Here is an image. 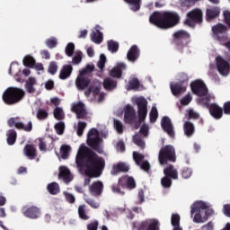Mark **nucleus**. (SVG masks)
I'll list each match as a JSON object with an SVG mask.
<instances>
[{
	"instance_id": "obj_4",
	"label": "nucleus",
	"mask_w": 230,
	"mask_h": 230,
	"mask_svg": "<svg viewBox=\"0 0 230 230\" xmlns=\"http://www.w3.org/2000/svg\"><path fill=\"white\" fill-rule=\"evenodd\" d=\"M86 143L99 154L103 153V140L100 138L98 129L93 128L88 131Z\"/></svg>"
},
{
	"instance_id": "obj_29",
	"label": "nucleus",
	"mask_w": 230,
	"mask_h": 230,
	"mask_svg": "<svg viewBox=\"0 0 230 230\" xmlns=\"http://www.w3.org/2000/svg\"><path fill=\"white\" fill-rule=\"evenodd\" d=\"M25 89L31 94H33L37 90V79L35 77H29L25 83Z\"/></svg>"
},
{
	"instance_id": "obj_20",
	"label": "nucleus",
	"mask_w": 230,
	"mask_h": 230,
	"mask_svg": "<svg viewBox=\"0 0 230 230\" xmlns=\"http://www.w3.org/2000/svg\"><path fill=\"white\" fill-rule=\"evenodd\" d=\"M124 120L126 123H129V125H134V123L137 121V112L132 105H126Z\"/></svg>"
},
{
	"instance_id": "obj_60",
	"label": "nucleus",
	"mask_w": 230,
	"mask_h": 230,
	"mask_svg": "<svg viewBox=\"0 0 230 230\" xmlns=\"http://www.w3.org/2000/svg\"><path fill=\"white\" fill-rule=\"evenodd\" d=\"M46 44L48 46V48H55L58 44V40L56 38H51L47 40Z\"/></svg>"
},
{
	"instance_id": "obj_11",
	"label": "nucleus",
	"mask_w": 230,
	"mask_h": 230,
	"mask_svg": "<svg viewBox=\"0 0 230 230\" xmlns=\"http://www.w3.org/2000/svg\"><path fill=\"white\" fill-rule=\"evenodd\" d=\"M94 69V65H87L85 68H83L80 70V75L75 80V85L77 89H80L81 91H84L85 87H87L91 81L87 77H84L87 73H91Z\"/></svg>"
},
{
	"instance_id": "obj_26",
	"label": "nucleus",
	"mask_w": 230,
	"mask_h": 230,
	"mask_svg": "<svg viewBox=\"0 0 230 230\" xmlns=\"http://www.w3.org/2000/svg\"><path fill=\"white\" fill-rule=\"evenodd\" d=\"M58 177L59 179H62V181H64V182H66V184L73 181V175L71 174V172H69V169H67V167L66 166L59 167Z\"/></svg>"
},
{
	"instance_id": "obj_9",
	"label": "nucleus",
	"mask_w": 230,
	"mask_h": 230,
	"mask_svg": "<svg viewBox=\"0 0 230 230\" xmlns=\"http://www.w3.org/2000/svg\"><path fill=\"white\" fill-rule=\"evenodd\" d=\"M207 205L203 200H198L194 202L191 206L190 214L193 217V221L197 223L204 222V209H206Z\"/></svg>"
},
{
	"instance_id": "obj_45",
	"label": "nucleus",
	"mask_w": 230,
	"mask_h": 230,
	"mask_svg": "<svg viewBox=\"0 0 230 230\" xmlns=\"http://www.w3.org/2000/svg\"><path fill=\"white\" fill-rule=\"evenodd\" d=\"M87 127V123L84 121H79L77 123V126H75V128L76 129L77 136L81 137L84 134V130H85V128Z\"/></svg>"
},
{
	"instance_id": "obj_57",
	"label": "nucleus",
	"mask_w": 230,
	"mask_h": 230,
	"mask_svg": "<svg viewBox=\"0 0 230 230\" xmlns=\"http://www.w3.org/2000/svg\"><path fill=\"white\" fill-rule=\"evenodd\" d=\"M58 71V66H57L56 62H51L49 66V73L50 75H55Z\"/></svg>"
},
{
	"instance_id": "obj_54",
	"label": "nucleus",
	"mask_w": 230,
	"mask_h": 230,
	"mask_svg": "<svg viewBox=\"0 0 230 230\" xmlns=\"http://www.w3.org/2000/svg\"><path fill=\"white\" fill-rule=\"evenodd\" d=\"M133 141L140 148H145L146 143H145L144 139H141L140 136H135V137L133 138Z\"/></svg>"
},
{
	"instance_id": "obj_31",
	"label": "nucleus",
	"mask_w": 230,
	"mask_h": 230,
	"mask_svg": "<svg viewBox=\"0 0 230 230\" xmlns=\"http://www.w3.org/2000/svg\"><path fill=\"white\" fill-rule=\"evenodd\" d=\"M91 40L95 44H101L102 40H103V34L100 31V26L95 27V31L91 34Z\"/></svg>"
},
{
	"instance_id": "obj_13",
	"label": "nucleus",
	"mask_w": 230,
	"mask_h": 230,
	"mask_svg": "<svg viewBox=\"0 0 230 230\" xmlns=\"http://www.w3.org/2000/svg\"><path fill=\"white\" fill-rule=\"evenodd\" d=\"M136 104L137 106V116L141 125V123H143L146 119L148 112V102L146 98L140 97L137 98Z\"/></svg>"
},
{
	"instance_id": "obj_52",
	"label": "nucleus",
	"mask_w": 230,
	"mask_h": 230,
	"mask_svg": "<svg viewBox=\"0 0 230 230\" xmlns=\"http://www.w3.org/2000/svg\"><path fill=\"white\" fill-rule=\"evenodd\" d=\"M66 128V124L64 122H58L55 125V130L57 134L62 136L64 134V129Z\"/></svg>"
},
{
	"instance_id": "obj_18",
	"label": "nucleus",
	"mask_w": 230,
	"mask_h": 230,
	"mask_svg": "<svg viewBox=\"0 0 230 230\" xmlns=\"http://www.w3.org/2000/svg\"><path fill=\"white\" fill-rule=\"evenodd\" d=\"M217 71L222 75L223 76H227L230 73V64L222 57H217Z\"/></svg>"
},
{
	"instance_id": "obj_15",
	"label": "nucleus",
	"mask_w": 230,
	"mask_h": 230,
	"mask_svg": "<svg viewBox=\"0 0 230 230\" xmlns=\"http://www.w3.org/2000/svg\"><path fill=\"white\" fill-rule=\"evenodd\" d=\"M161 223L158 218H146L139 224L138 230H160Z\"/></svg>"
},
{
	"instance_id": "obj_61",
	"label": "nucleus",
	"mask_w": 230,
	"mask_h": 230,
	"mask_svg": "<svg viewBox=\"0 0 230 230\" xmlns=\"http://www.w3.org/2000/svg\"><path fill=\"white\" fill-rule=\"evenodd\" d=\"M80 62H82V52L77 51L73 58V64H80Z\"/></svg>"
},
{
	"instance_id": "obj_36",
	"label": "nucleus",
	"mask_w": 230,
	"mask_h": 230,
	"mask_svg": "<svg viewBox=\"0 0 230 230\" xmlns=\"http://www.w3.org/2000/svg\"><path fill=\"white\" fill-rule=\"evenodd\" d=\"M140 82L138 78H131L128 84V91H138Z\"/></svg>"
},
{
	"instance_id": "obj_62",
	"label": "nucleus",
	"mask_w": 230,
	"mask_h": 230,
	"mask_svg": "<svg viewBox=\"0 0 230 230\" xmlns=\"http://www.w3.org/2000/svg\"><path fill=\"white\" fill-rule=\"evenodd\" d=\"M38 119H46L48 118V112L44 110H39L37 112Z\"/></svg>"
},
{
	"instance_id": "obj_47",
	"label": "nucleus",
	"mask_w": 230,
	"mask_h": 230,
	"mask_svg": "<svg viewBox=\"0 0 230 230\" xmlns=\"http://www.w3.org/2000/svg\"><path fill=\"white\" fill-rule=\"evenodd\" d=\"M171 223L173 227H178L181 224V215L179 213H173L171 217Z\"/></svg>"
},
{
	"instance_id": "obj_64",
	"label": "nucleus",
	"mask_w": 230,
	"mask_h": 230,
	"mask_svg": "<svg viewBox=\"0 0 230 230\" xmlns=\"http://www.w3.org/2000/svg\"><path fill=\"white\" fill-rule=\"evenodd\" d=\"M88 230H98V222L94 221L87 225Z\"/></svg>"
},
{
	"instance_id": "obj_22",
	"label": "nucleus",
	"mask_w": 230,
	"mask_h": 230,
	"mask_svg": "<svg viewBox=\"0 0 230 230\" xmlns=\"http://www.w3.org/2000/svg\"><path fill=\"white\" fill-rule=\"evenodd\" d=\"M9 127H15L16 128H21L22 130H25L26 132H31L32 128L31 121H29L28 125H24L22 122L17 121L16 118H11L8 120Z\"/></svg>"
},
{
	"instance_id": "obj_48",
	"label": "nucleus",
	"mask_w": 230,
	"mask_h": 230,
	"mask_svg": "<svg viewBox=\"0 0 230 230\" xmlns=\"http://www.w3.org/2000/svg\"><path fill=\"white\" fill-rule=\"evenodd\" d=\"M23 66L27 67H33L35 66V59L31 56H25L23 58Z\"/></svg>"
},
{
	"instance_id": "obj_34",
	"label": "nucleus",
	"mask_w": 230,
	"mask_h": 230,
	"mask_svg": "<svg viewBox=\"0 0 230 230\" xmlns=\"http://www.w3.org/2000/svg\"><path fill=\"white\" fill-rule=\"evenodd\" d=\"M23 152L24 155L29 157V159H35V157H37V149H35V147L31 145L25 146Z\"/></svg>"
},
{
	"instance_id": "obj_5",
	"label": "nucleus",
	"mask_w": 230,
	"mask_h": 230,
	"mask_svg": "<svg viewBox=\"0 0 230 230\" xmlns=\"http://www.w3.org/2000/svg\"><path fill=\"white\" fill-rule=\"evenodd\" d=\"M190 41V35L188 31H180L173 33L172 43L180 53H184V48H188Z\"/></svg>"
},
{
	"instance_id": "obj_16",
	"label": "nucleus",
	"mask_w": 230,
	"mask_h": 230,
	"mask_svg": "<svg viewBox=\"0 0 230 230\" xmlns=\"http://www.w3.org/2000/svg\"><path fill=\"white\" fill-rule=\"evenodd\" d=\"M212 31L215 40H218L219 42L226 40L227 35H226V33L227 31V28L226 26H224V24H217L216 26H213Z\"/></svg>"
},
{
	"instance_id": "obj_51",
	"label": "nucleus",
	"mask_w": 230,
	"mask_h": 230,
	"mask_svg": "<svg viewBox=\"0 0 230 230\" xmlns=\"http://www.w3.org/2000/svg\"><path fill=\"white\" fill-rule=\"evenodd\" d=\"M107 62V58L105 57V55L101 54L100 55V59L97 63V66L99 67V69H101V71H103V68L105 67V63Z\"/></svg>"
},
{
	"instance_id": "obj_44",
	"label": "nucleus",
	"mask_w": 230,
	"mask_h": 230,
	"mask_svg": "<svg viewBox=\"0 0 230 230\" xmlns=\"http://www.w3.org/2000/svg\"><path fill=\"white\" fill-rule=\"evenodd\" d=\"M48 190L51 195H57V193L60 191V187L58 186V183L53 182L48 186Z\"/></svg>"
},
{
	"instance_id": "obj_1",
	"label": "nucleus",
	"mask_w": 230,
	"mask_h": 230,
	"mask_svg": "<svg viewBox=\"0 0 230 230\" xmlns=\"http://www.w3.org/2000/svg\"><path fill=\"white\" fill-rule=\"evenodd\" d=\"M75 163L77 168L87 177H100L102 171L105 168V160L98 157L85 144L79 146Z\"/></svg>"
},
{
	"instance_id": "obj_33",
	"label": "nucleus",
	"mask_w": 230,
	"mask_h": 230,
	"mask_svg": "<svg viewBox=\"0 0 230 230\" xmlns=\"http://www.w3.org/2000/svg\"><path fill=\"white\" fill-rule=\"evenodd\" d=\"M90 191L93 195H100L103 191V183L102 181H95L90 186Z\"/></svg>"
},
{
	"instance_id": "obj_27",
	"label": "nucleus",
	"mask_w": 230,
	"mask_h": 230,
	"mask_svg": "<svg viewBox=\"0 0 230 230\" xmlns=\"http://www.w3.org/2000/svg\"><path fill=\"white\" fill-rule=\"evenodd\" d=\"M170 88L173 96H181L184 93L185 87L181 84V80L175 84H171Z\"/></svg>"
},
{
	"instance_id": "obj_28",
	"label": "nucleus",
	"mask_w": 230,
	"mask_h": 230,
	"mask_svg": "<svg viewBox=\"0 0 230 230\" xmlns=\"http://www.w3.org/2000/svg\"><path fill=\"white\" fill-rule=\"evenodd\" d=\"M73 73V66L71 65H65L60 70L59 78L60 80H67Z\"/></svg>"
},
{
	"instance_id": "obj_30",
	"label": "nucleus",
	"mask_w": 230,
	"mask_h": 230,
	"mask_svg": "<svg viewBox=\"0 0 230 230\" xmlns=\"http://www.w3.org/2000/svg\"><path fill=\"white\" fill-rule=\"evenodd\" d=\"M183 130L187 137H191L195 134V125L191 121H185L183 123Z\"/></svg>"
},
{
	"instance_id": "obj_59",
	"label": "nucleus",
	"mask_w": 230,
	"mask_h": 230,
	"mask_svg": "<svg viewBox=\"0 0 230 230\" xmlns=\"http://www.w3.org/2000/svg\"><path fill=\"white\" fill-rule=\"evenodd\" d=\"M223 15L226 24H227L228 28H230V11H228V9H226V11H224L223 13Z\"/></svg>"
},
{
	"instance_id": "obj_42",
	"label": "nucleus",
	"mask_w": 230,
	"mask_h": 230,
	"mask_svg": "<svg viewBox=\"0 0 230 230\" xmlns=\"http://www.w3.org/2000/svg\"><path fill=\"white\" fill-rule=\"evenodd\" d=\"M69 152H71V146L63 145L60 148V155L62 159H67L69 156Z\"/></svg>"
},
{
	"instance_id": "obj_43",
	"label": "nucleus",
	"mask_w": 230,
	"mask_h": 230,
	"mask_svg": "<svg viewBox=\"0 0 230 230\" xmlns=\"http://www.w3.org/2000/svg\"><path fill=\"white\" fill-rule=\"evenodd\" d=\"M159 117V112L157 111V107H152L150 113H149V119L151 123H155L157 121Z\"/></svg>"
},
{
	"instance_id": "obj_17",
	"label": "nucleus",
	"mask_w": 230,
	"mask_h": 230,
	"mask_svg": "<svg viewBox=\"0 0 230 230\" xmlns=\"http://www.w3.org/2000/svg\"><path fill=\"white\" fill-rule=\"evenodd\" d=\"M133 159L137 164V166H140L141 170H144V172H146L149 173L151 170V164L149 161H145V155L144 154H139L138 152H133Z\"/></svg>"
},
{
	"instance_id": "obj_8",
	"label": "nucleus",
	"mask_w": 230,
	"mask_h": 230,
	"mask_svg": "<svg viewBox=\"0 0 230 230\" xmlns=\"http://www.w3.org/2000/svg\"><path fill=\"white\" fill-rule=\"evenodd\" d=\"M190 89L194 94L199 97L198 100L199 103L204 105L200 100L208 96V89L206 84H204L202 80H195L194 82H191Z\"/></svg>"
},
{
	"instance_id": "obj_53",
	"label": "nucleus",
	"mask_w": 230,
	"mask_h": 230,
	"mask_svg": "<svg viewBox=\"0 0 230 230\" xmlns=\"http://www.w3.org/2000/svg\"><path fill=\"white\" fill-rule=\"evenodd\" d=\"M192 173L193 171L191 170V168L185 167L181 170V176L183 177V179H190Z\"/></svg>"
},
{
	"instance_id": "obj_21",
	"label": "nucleus",
	"mask_w": 230,
	"mask_h": 230,
	"mask_svg": "<svg viewBox=\"0 0 230 230\" xmlns=\"http://www.w3.org/2000/svg\"><path fill=\"white\" fill-rule=\"evenodd\" d=\"M72 111L75 112L77 119H84L87 116V111L82 102L73 104Z\"/></svg>"
},
{
	"instance_id": "obj_38",
	"label": "nucleus",
	"mask_w": 230,
	"mask_h": 230,
	"mask_svg": "<svg viewBox=\"0 0 230 230\" xmlns=\"http://www.w3.org/2000/svg\"><path fill=\"white\" fill-rule=\"evenodd\" d=\"M10 75L13 76H19L21 75V67H19V63L13 62L10 66Z\"/></svg>"
},
{
	"instance_id": "obj_2",
	"label": "nucleus",
	"mask_w": 230,
	"mask_h": 230,
	"mask_svg": "<svg viewBox=\"0 0 230 230\" xmlns=\"http://www.w3.org/2000/svg\"><path fill=\"white\" fill-rule=\"evenodd\" d=\"M149 22L161 30H170L181 22V17L177 11H154Z\"/></svg>"
},
{
	"instance_id": "obj_55",
	"label": "nucleus",
	"mask_w": 230,
	"mask_h": 230,
	"mask_svg": "<svg viewBox=\"0 0 230 230\" xmlns=\"http://www.w3.org/2000/svg\"><path fill=\"white\" fill-rule=\"evenodd\" d=\"M74 52H75V44L68 43L66 47V55H67V57H73Z\"/></svg>"
},
{
	"instance_id": "obj_46",
	"label": "nucleus",
	"mask_w": 230,
	"mask_h": 230,
	"mask_svg": "<svg viewBox=\"0 0 230 230\" xmlns=\"http://www.w3.org/2000/svg\"><path fill=\"white\" fill-rule=\"evenodd\" d=\"M130 166L127 163L121 162V163H117V173L119 172H129Z\"/></svg>"
},
{
	"instance_id": "obj_49",
	"label": "nucleus",
	"mask_w": 230,
	"mask_h": 230,
	"mask_svg": "<svg viewBox=\"0 0 230 230\" xmlns=\"http://www.w3.org/2000/svg\"><path fill=\"white\" fill-rule=\"evenodd\" d=\"M54 118H56V119H64L65 118L64 110H62V108L60 107H57L54 110Z\"/></svg>"
},
{
	"instance_id": "obj_35",
	"label": "nucleus",
	"mask_w": 230,
	"mask_h": 230,
	"mask_svg": "<svg viewBox=\"0 0 230 230\" xmlns=\"http://www.w3.org/2000/svg\"><path fill=\"white\" fill-rule=\"evenodd\" d=\"M166 174L169 175V179H171V181H172V179H178L179 177L177 169L174 168L173 164H169V166H166Z\"/></svg>"
},
{
	"instance_id": "obj_7",
	"label": "nucleus",
	"mask_w": 230,
	"mask_h": 230,
	"mask_svg": "<svg viewBox=\"0 0 230 230\" xmlns=\"http://www.w3.org/2000/svg\"><path fill=\"white\" fill-rule=\"evenodd\" d=\"M158 159L161 164H167L169 161L175 163L176 150L172 145L163 146L159 152Z\"/></svg>"
},
{
	"instance_id": "obj_3",
	"label": "nucleus",
	"mask_w": 230,
	"mask_h": 230,
	"mask_svg": "<svg viewBox=\"0 0 230 230\" xmlns=\"http://www.w3.org/2000/svg\"><path fill=\"white\" fill-rule=\"evenodd\" d=\"M3 101L6 105L19 103L24 98V90L16 87H9L3 93Z\"/></svg>"
},
{
	"instance_id": "obj_63",
	"label": "nucleus",
	"mask_w": 230,
	"mask_h": 230,
	"mask_svg": "<svg viewBox=\"0 0 230 230\" xmlns=\"http://www.w3.org/2000/svg\"><path fill=\"white\" fill-rule=\"evenodd\" d=\"M191 100H192L191 94H187L181 100V105H189V103H190Z\"/></svg>"
},
{
	"instance_id": "obj_23",
	"label": "nucleus",
	"mask_w": 230,
	"mask_h": 230,
	"mask_svg": "<svg viewBox=\"0 0 230 230\" xmlns=\"http://www.w3.org/2000/svg\"><path fill=\"white\" fill-rule=\"evenodd\" d=\"M221 13V9L218 7V5H213V7H208L206 11V20L208 22L213 21L214 19H217L219 17Z\"/></svg>"
},
{
	"instance_id": "obj_14",
	"label": "nucleus",
	"mask_w": 230,
	"mask_h": 230,
	"mask_svg": "<svg viewBox=\"0 0 230 230\" xmlns=\"http://www.w3.org/2000/svg\"><path fill=\"white\" fill-rule=\"evenodd\" d=\"M120 187L123 189L128 190H134L137 187V182L134 177H128V175H124L119 179V183L117 186V193H120L121 190Z\"/></svg>"
},
{
	"instance_id": "obj_25",
	"label": "nucleus",
	"mask_w": 230,
	"mask_h": 230,
	"mask_svg": "<svg viewBox=\"0 0 230 230\" xmlns=\"http://www.w3.org/2000/svg\"><path fill=\"white\" fill-rule=\"evenodd\" d=\"M22 213L25 217H28V218H39V217H40V210L37 207H24Z\"/></svg>"
},
{
	"instance_id": "obj_32",
	"label": "nucleus",
	"mask_w": 230,
	"mask_h": 230,
	"mask_svg": "<svg viewBox=\"0 0 230 230\" xmlns=\"http://www.w3.org/2000/svg\"><path fill=\"white\" fill-rule=\"evenodd\" d=\"M124 3H127L132 12H139L142 0H124Z\"/></svg>"
},
{
	"instance_id": "obj_19",
	"label": "nucleus",
	"mask_w": 230,
	"mask_h": 230,
	"mask_svg": "<svg viewBox=\"0 0 230 230\" xmlns=\"http://www.w3.org/2000/svg\"><path fill=\"white\" fill-rule=\"evenodd\" d=\"M162 128L170 136V137H175L174 127L172 123L171 118L164 116L161 120Z\"/></svg>"
},
{
	"instance_id": "obj_39",
	"label": "nucleus",
	"mask_w": 230,
	"mask_h": 230,
	"mask_svg": "<svg viewBox=\"0 0 230 230\" xmlns=\"http://www.w3.org/2000/svg\"><path fill=\"white\" fill-rule=\"evenodd\" d=\"M128 68L127 64L124 62H119L117 64V79L121 78L123 71H126Z\"/></svg>"
},
{
	"instance_id": "obj_12",
	"label": "nucleus",
	"mask_w": 230,
	"mask_h": 230,
	"mask_svg": "<svg viewBox=\"0 0 230 230\" xmlns=\"http://www.w3.org/2000/svg\"><path fill=\"white\" fill-rule=\"evenodd\" d=\"M203 21L202 9H192L189 11L185 24L190 27H194L195 24H201Z\"/></svg>"
},
{
	"instance_id": "obj_41",
	"label": "nucleus",
	"mask_w": 230,
	"mask_h": 230,
	"mask_svg": "<svg viewBox=\"0 0 230 230\" xmlns=\"http://www.w3.org/2000/svg\"><path fill=\"white\" fill-rule=\"evenodd\" d=\"M179 80H181V84L185 87L183 93H186L188 89V82L190 80L188 75L186 73H181V75H179Z\"/></svg>"
},
{
	"instance_id": "obj_50",
	"label": "nucleus",
	"mask_w": 230,
	"mask_h": 230,
	"mask_svg": "<svg viewBox=\"0 0 230 230\" xmlns=\"http://www.w3.org/2000/svg\"><path fill=\"white\" fill-rule=\"evenodd\" d=\"M78 213H79V217H80V218H82V220H89V216H87V214H85V205L79 206Z\"/></svg>"
},
{
	"instance_id": "obj_24",
	"label": "nucleus",
	"mask_w": 230,
	"mask_h": 230,
	"mask_svg": "<svg viewBox=\"0 0 230 230\" xmlns=\"http://www.w3.org/2000/svg\"><path fill=\"white\" fill-rule=\"evenodd\" d=\"M140 57V49L138 46L134 44L128 51L127 58L129 62H137Z\"/></svg>"
},
{
	"instance_id": "obj_10",
	"label": "nucleus",
	"mask_w": 230,
	"mask_h": 230,
	"mask_svg": "<svg viewBox=\"0 0 230 230\" xmlns=\"http://www.w3.org/2000/svg\"><path fill=\"white\" fill-rule=\"evenodd\" d=\"M100 82L91 83L89 89L84 92L85 96H92L91 100L102 103V101L105 99V94L100 93Z\"/></svg>"
},
{
	"instance_id": "obj_58",
	"label": "nucleus",
	"mask_w": 230,
	"mask_h": 230,
	"mask_svg": "<svg viewBox=\"0 0 230 230\" xmlns=\"http://www.w3.org/2000/svg\"><path fill=\"white\" fill-rule=\"evenodd\" d=\"M103 85L104 89H107L108 91L114 88V83L109 78L104 80Z\"/></svg>"
},
{
	"instance_id": "obj_40",
	"label": "nucleus",
	"mask_w": 230,
	"mask_h": 230,
	"mask_svg": "<svg viewBox=\"0 0 230 230\" xmlns=\"http://www.w3.org/2000/svg\"><path fill=\"white\" fill-rule=\"evenodd\" d=\"M17 139V132L15 130H9L7 132V143L8 145H14Z\"/></svg>"
},
{
	"instance_id": "obj_56",
	"label": "nucleus",
	"mask_w": 230,
	"mask_h": 230,
	"mask_svg": "<svg viewBox=\"0 0 230 230\" xmlns=\"http://www.w3.org/2000/svg\"><path fill=\"white\" fill-rule=\"evenodd\" d=\"M207 208H205L204 209V222H206L208 218V217H210L211 215H213L214 213V209H212L211 208H208L207 202H206Z\"/></svg>"
},
{
	"instance_id": "obj_6",
	"label": "nucleus",
	"mask_w": 230,
	"mask_h": 230,
	"mask_svg": "<svg viewBox=\"0 0 230 230\" xmlns=\"http://www.w3.org/2000/svg\"><path fill=\"white\" fill-rule=\"evenodd\" d=\"M200 102L203 104V107L208 109L209 114L215 118V119H221V118H223L224 109L219 107L217 103H210L211 96L209 94H208L206 98L201 99Z\"/></svg>"
},
{
	"instance_id": "obj_37",
	"label": "nucleus",
	"mask_w": 230,
	"mask_h": 230,
	"mask_svg": "<svg viewBox=\"0 0 230 230\" xmlns=\"http://www.w3.org/2000/svg\"><path fill=\"white\" fill-rule=\"evenodd\" d=\"M167 168L164 169V177L161 179V184L164 188H171L172 184V179L169 178V175L166 173Z\"/></svg>"
}]
</instances>
